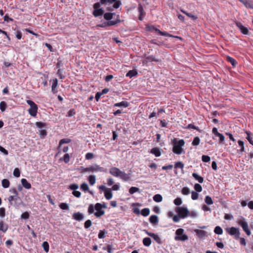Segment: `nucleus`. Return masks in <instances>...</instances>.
<instances>
[{
    "instance_id": "1",
    "label": "nucleus",
    "mask_w": 253,
    "mask_h": 253,
    "mask_svg": "<svg viewBox=\"0 0 253 253\" xmlns=\"http://www.w3.org/2000/svg\"><path fill=\"white\" fill-rule=\"evenodd\" d=\"M172 151L176 154L180 155L184 152L182 148L184 145L185 141L183 139L178 140L177 138H174L172 140Z\"/></svg>"
},
{
    "instance_id": "12",
    "label": "nucleus",
    "mask_w": 253,
    "mask_h": 253,
    "mask_svg": "<svg viewBox=\"0 0 253 253\" xmlns=\"http://www.w3.org/2000/svg\"><path fill=\"white\" fill-rule=\"evenodd\" d=\"M72 217L74 219L78 221H82L84 218L83 214L80 212L74 213Z\"/></svg>"
},
{
    "instance_id": "43",
    "label": "nucleus",
    "mask_w": 253,
    "mask_h": 253,
    "mask_svg": "<svg viewBox=\"0 0 253 253\" xmlns=\"http://www.w3.org/2000/svg\"><path fill=\"white\" fill-rule=\"evenodd\" d=\"M95 176L93 175H90L88 177V181L90 185H93L95 183Z\"/></svg>"
},
{
    "instance_id": "11",
    "label": "nucleus",
    "mask_w": 253,
    "mask_h": 253,
    "mask_svg": "<svg viewBox=\"0 0 253 253\" xmlns=\"http://www.w3.org/2000/svg\"><path fill=\"white\" fill-rule=\"evenodd\" d=\"M138 10L139 12V16L138 19L139 20L142 21L146 14L143 6L141 3H139L138 5Z\"/></svg>"
},
{
    "instance_id": "53",
    "label": "nucleus",
    "mask_w": 253,
    "mask_h": 253,
    "mask_svg": "<svg viewBox=\"0 0 253 253\" xmlns=\"http://www.w3.org/2000/svg\"><path fill=\"white\" fill-rule=\"evenodd\" d=\"M92 225L91 221L90 219H88L84 223V226L85 229L89 228Z\"/></svg>"
},
{
    "instance_id": "56",
    "label": "nucleus",
    "mask_w": 253,
    "mask_h": 253,
    "mask_svg": "<svg viewBox=\"0 0 253 253\" xmlns=\"http://www.w3.org/2000/svg\"><path fill=\"white\" fill-rule=\"evenodd\" d=\"M184 167V164L181 162H178L175 163L174 165L175 168H180L182 169Z\"/></svg>"
},
{
    "instance_id": "38",
    "label": "nucleus",
    "mask_w": 253,
    "mask_h": 253,
    "mask_svg": "<svg viewBox=\"0 0 253 253\" xmlns=\"http://www.w3.org/2000/svg\"><path fill=\"white\" fill-rule=\"evenodd\" d=\"M150 213V210L148 208H144L142 209L141 211V214L143 216H147Z\"/></svg>"
},
{
    "instance_id": "17",
    "label": "nucleus",
    "mask_w": 253,
    "mask_h": 253,
    "mask_svg": "<svg viewBox=\"0 0 253 253\" xmlns=\"http://www.w3.org/2000/svg\"><path fill=\"white\" fill-rule=\"evenodd\" d=\"M104 10L102 8L94 9L92 14L94 17H98L101 16L104 14Z\"/></svg>"
},
{
    "instance_id": "57",
    "label": "nucleus",
    "mask_w": 253,
    "mask_h": 253,
    "mask_svg": "<svg viewBox=\"0 0 253 253\" xmlns=\"http://www.w3.org/2000/svg\"><path fill=\"white\" fill-rule=\"evenodd\" d=\"M13 175L16 177H18L20 175V171L18 168H15L13 171Z\"/></svg>"
},
{
    "instance_id": "20",
    "label": "nucleus",
    "mask_w": 253,
    "mask_h": 253,
    "mask_svg": "<svg viewBox=\"0 0 253 253\" xmlns=\"http://www.w3.org/2000/svg\"><path fill=\"white\" fill-rule=\"evenodd\" d=\"M21 184L22 186L26 189H29L31 188V184L25 178L21 179Z\"/></svg>"
},
{
    "instance_id": "4",
    "label": "nucleus",
    "mask_w": 253,
    "mask_h": 253,
    "mask_svg": "<svg viewBox=\"0 0 253 253\" xmlns=\"http://www.w3.org/2000/svg\"><path fill=\"white\" fill-rule=\"evenodd\" d=\"M175 211L181 218L183 219L189 216V211L186 207H177L175 209Z\"/></svg>"
},
{
    "instance_id": "23",
    "label": "nucleus",
    "mask_w": 253,
    "mask_h": 253,
    "mask_svg": "<svg viewBox=\"0 0 253 253\" xmlns=\"http://www.w3.org/2000/svg\"><path fill=\"white\" fill-rule=\"evenodd\" d=\"M196 235L200 238H203L206 236L207 232L204 230L196 229L195 230Z\"/></svg>"
},
{
    "instance_id": "21",
    "label": "nucleus",
    "mask_w": 253,
    "mask_h": 253,
    "mask_svg": "<svg viewBox=\"0 0 253 253\" xmlns=\"http://www.w3.org/2000/svg\"><path fill=\"white\" fill-rule=\"evenodd\" d=\"M8 228V225L7 224H4L2 220H0V230L5 233Z\"/></svg>"
},
{
    "instance_id": "60",
    "label": "nucleus",
    "mask_w": 253,
    "mask_h": 253,
    "mask_svg": "<svg viewBox=\"0 0 253 253\" xmlns=\"http://www.w3.org/2000/svg\"><path fill=\"white\" fill-rule=\"evenodd\" d=\"M81 188L83 191H86L88 190V186L86 183H84L81 185Z\"/></svg>"
},
{
    "instance_id": "36",
    "label": "nucleus",
    "mask_w": 253,
    "mask_h": 253,
    "mask_svg": "<svg viewBox=\"0 0 253 253\" xmlns=\"http://www.w3.org/2000/svg\"><path fill=\"white\" fill-rule=\"evenodd\" d=\"M7 107V105L5 101H2L0 102V109L1 112L5 111Z\"/></svg>"
},
{
    "instance_id": "40",
    "label": "nucleus",
    "mask_w": 253,
    "mask_h": 253,
    "mask_svg": "<svg viewBox=\"0 0 253 253\" xmlns=\"http://www.w3.org/2000/svg\"><path fill=\"white\" fill-rule=\"evenodd\" d=\"M214 232L215 234L218 235H221L223 233L222 229L219 226H217L214 229Z\"/></svg>"
},
{
    "instance_id": "9",
    "label": "nucleus",
    "mask_w": 253,
    "mask_h": 253,
    "mask_svg": "<svg viewBox=\"0 0 253 253\" xmlns=\"http://www.w3.org/2000/svg\"><path fill=\"white\" fill-rule=\"evenodd\" d=\"M121 170L116 167H112L109 170L110 173L116 177H120Z\"/></svg>"
},
{
    "instance_id": "63",
    "label": "nucleus",
    "mask_w": 253,
    "mask_h": 253,
    "mask_svg": "<svg viewBox=\"0 0 253 253\" xmlns=\"http://www.w3.org/2000/svg\"><path fill=\"white\" fill-rule=\"evenodd\" d=\"M5 216V209L4 208H0V217L1 218Z\"/></svg>"
},
{
    "instance_id": "30",
    "label": "nucleus",
    "mask_w": 253,
    "mask_h": 253,
    "mask_svg": "<svg viewBox=\"0 0 253 253\" xmlns=\"http://www.w3.org/2000/svg\"><path fill=\"white\" fill-rule=\"evenodd\" d=\"M137 74H138L136 70H132L129 71L127 73V74L126 75V77H128L130 78H131L132 77L136 76L137 75Z\"/></svg>"
},
{
    "instance_id": "8",
    "label": "nucleus",
    "mask_w": 253,
    "mask_h": 253,
    "mask_svg": "<svg viewBox=\"0 0 253 253\" xmlns=\"http://www.w3.org/2000/svg\"><path fill=\"white\" fill-rule=\"evenodd\" d=\"M235 24L242 34L244 35H249V32L248 29L243 26L241 22H236Z\"/></svg>"
},
{
    "instance_id": "14",
    "label": "nucleus",
    "mask_w": 253,
    "mask_h": 253,
    "mask_svg": "<svg viewBox=\"0 0 253 253\" xmlns=\"http://www.w3.org/2000/svg\"><path fill=\"white\" fill-rule=\"evenodd\" d=\"M246 7H249L253 9V1L249 0H239Z\"/></svg>"
},
{
    "instance_id": "7",
    "label": "nucleus",
    "mask_w": 253,
    "mask_h": 253,
    "mask_svg": "<svg viewBox=\"0 0 253 253\" xmlns=\"http://www.w3.org/2000/svg\"><path fill=\"white\" fill-rule=\"evenodd\" d=\"M147 235L153 238L154 240L159 244H162V242L159 236L153 233L149 232L147 230H143Z\"/></svg>"
},
{
    "instance_id": "34",
    "label": "nucleus",
    "mask_w": 253,
    "mask_h": 253,
    "mask_svg": "<svg viewBox=\"0 0 253 253\" xmlns=\"http://www.w3.org/2000/svg\"><path fill=\"white\" fill-rule=\"evenodd\" d=\"M1 184H2V186L4 188H7L8 187H9V185H10V182L7 179H3L2 181H1Z\"/></svg>"
},
{
    "instance_id": "46",
    "label": "nucleus",
    "mask_w": 253,
    "mask_h": 253,
    "mask_svg": "<svg viewBox=\"0 0 253 253\" xmlns=\"http://www.w3.org/2000/svg\"><path fill=\"white\" fill-rule=\"evenodd\" d=\"M107 233V231L105 230H100L98 234V238L99 239H103L105 237V235Z\"/></svg>"
},
{
    "instance_id": "39",
    "label": "nucleus",
    "mask_w": 253,
    "mask_h": 253,
    "mask_svg": "<svg viewBox=\"0 0 253 253\" xmlns=\"http://www.w3.org/2000/svg\"><path fill=\"white\" fill-rule=\"evenodd\" d=\"M181 11L184 13L185 14H186L188 17L192 18L193 20H195L197 19V17L193 14H192V13H188L185 11H184V10H181Z\"/></svg>"
},
{
    "instance_id": "18",
    "label": "nucleus",
    "mask_w": 253,
    "mask_h": 253,
    "mask_svg": "<svg viewBox=\"0 0 253 253\" xmlns=\"http://www.w3.org/2000/svg\"><path fill=\"white\" fill-rule=\"evenodd\" d=\"M245 132L247 134L246 139L251 144L253 145V134L250 131H246Z\"/></svg>"
},
{
    "instance_id": "54",
    "label": "nucleus",
    "mask_w": 253,
    "mask_h": 253,
    "mask_svg": "<svg viewBox=\"0 0 253 253\" xmlns=\"http://www.w3.org/2000/svg\"><path fill=\"white\" fill-rule=\"evenodd\" d=\"M181 192L183 195H187L190 193V190L188 187H185L182 188Z\"/></svg>"
},
{
    "instance_id": "47",
    "label": "nucleus",
    "mask_w": 253,
    "mask_h": 253,
    "mask_svg": "<svg viewBox=\"0 0 253 253\" xmlns=\"http://www.w3.org/2000/svg\"><path fill=\"white\" fill-rule=\"evenodd\" d=\"M105 213V211L102 210L97 211L96 212L94 213V215L97 217H99L104 215Z\"/></svg>"
},
{
    "instance_id": "58",
    "label": "nucleus",
    "mask_w": 253,
    "mask_h": 253,
    "mask_svg": "<svg viewBox=\"0 0 253 253\" xmlns=\"http://www.w3.org/2000/svg\"><path fill=\"white\" fill-rule=\"evenodd\" d=\"M217 136L219 137V143L223 144L224 143L225 139L224 135L222 134L219 133V134H218Z\"/></svg>"
},
{
    "instance_id": "49",
    "label": "nucleus",
    "mask_w": 253,
    "mask_h": 253,
    "mask_svg": "<svg viewBox=\"0 0 253 253\" xmlns=\"http://www.w3.org/2000/svg\"><path fill=\"white\" fill-rule=\"evenodd\" d=\"M76 114V111L74 109H70L68 112L67 117H71Z\"/></svg>"
},
{
    "instance_id": "16",
    "label": "nucleus",
    "mask_w": 253,
    "mask_h": 253,
    "mask_svg": "<svg viewBox=\"0 0 253 253\" xmlns=\"http://www.w3.org/2000/svg\"><path fill=\"white\" fill-rule=\"evenodd\" d=\"M121 4L122 2L121 1H116L112 6L107 7V9L109 11H113L114 9L118 8Z\"/></svg>"
},
{
    "instance_id": "24",
    "label": "nucleus",
    "mask_w": 253,
    "mask_h": 253,
    "mask_svg": "<svg viewBox=\"0 0 253 253\" xmlns=\"http://www.w3.org/2000/svg\"><path fill=\"white\" fill-rule=\"evenodd\" d=\"M58 84V80L57 79H55L53 80V82L51 86V90L52 92L53 93H56L57 92V90L56 89Z\"/></svg>"
},
{
    "instance_id": "64",
    "label": "nucleus",
    "mask_w": 253,
    "mask_h": 253,
    "mask_svg": "<svg viewBox=\"0 0 253 253\" xmlns=\"http://www.w3.org/2000/svg\"><path fill=\"white\" fill-rule=\"evenodd\" d=\"M36 126L38 128H42L45 126V124L42 122H37L36 123Z\"/></svg>"
},
{
    "instance_id": "61",
    "label": "nucleus",
    "mask_w": 253,
    "mask_h": 253,
    "mask_svg": "<svg viewBox=\"0 0 253 253\" xmlns=\"http://www.w3.org/2000/svg\"><path fill=\"white\" fill-rule=\"evenodd\" d=\"M29 213L28 212L26 211L21 214V218L24 219H27L29 218Z\"/></svg>"
},
{
    "instance_id": "31",
    "label": "nucleus",
    "mask_w": 253,
    "mask_h": 253,
    "mask_svg": "<svg viewBox=\"0 0 253 253\" xmlns=\"http://www.w3.org/2000/svg\"><path fill=\"white\" fill-rule=\"evenodd\" d=\"M227 61L230 62L233 67H235L237 64V61L232 57L227 56L226 57Z\"/></svg>"
},
{
    "instance_id": "62",
    "label": "nucleus",
    "mask_w": 253,
    "mask_h": 253,
    "mask_svg": "<svg viewBox=\"0 0 253 253\" xmlns=\"http://www.w3.org/2000/svg\"><path fill=\"white\" fill-rule=\"evenodd\" d=\"M202 160L203 162L207 163L210 161L211 158L209 156L203 155L202 157Z\"/></svg>"
},
{
    "instance_id": "10",
    "label": "nucleus",
    "mask_w": 253,
    "mask_h": 253,
    "mask_svg": "<svg viewBox=\"0 0 253 253\" xmlns=\"http://www.w3.org/2000/svg\"><path fill=\"white\" fill-rule=\"evenodd\" d=\"M38 107L37 104L30 107L28 110L29 114L32 117H36L37 114Z\"/></svg>"
},
{
    "instance_id": "35",
    "label": "nucleus",
    "mask_w": 253,
    "mask_h": 253,
    "mask_svg": "<svg viewBox=\"0 0 253 253\" xmlns=\"http://www.w3.org/2000/svg\"><path fill=\"white\" fill-rule=\"evenodd\" d=\"M238 143L240 149L239 150L241 153L245 151L244 142L243 141L239 140L238 141Z\"/></svg>"
},
{
    "instance_id": "45",
    "label": "nucleus",
    "mask_w": 253,
    "mask_h": 253,
    "mask_svg": "<svg viewBox=\"0 0 253 253\" xmlns=\"http://www.w3.org/2000/svg\"><path fill=\"white\" fill-rule=\"evenodd\" d=\"M205 203L208 205H212L213 201L211 198L209 196H206L205 199Z\"/></svg>"
},
{
    "instance_id": "26",
    "label": "nucleus",
    "mask_w": 253,
    "mask_h": 253,
    "mask_svg": "<svg viewBox=\"0 0 253 253\" xmlns=\"http://www.w3.org/2000/svg\"><path fill=\"white\" fill-rule=\"evenodd\" d=\"M151 153L154 154L156 157H159L161 154L159 149L157 147L152 148L151 150Z\"/></svg>"
},
{
    "instance_id": "28",
    "label": "nucleus",
    "mask_w": 253,
    "mask_h": 253,
    "mask_svg": "<svg viewBox=\"0 0 253 253\" xmlns=\"http://www.w3.org/2000/svg\"><path fill=\"white\" fill-rule=\"evenodd\" d=\"M104 196L106 199L110 200L112 197V193L110 189H108L105 191Z\"/></svg>"
},
{
    "instance_id": "6",
    "label": "nucleus",
    "mask_w": 253,
    "mask_h": 253,
    "mask_svg": "<svg viewBox=\"0 0 253 253\" xmlns=\"http://www.w3.org/2000/svg\"><path fill=\"white\" fill-rule=\"evenodd\" d=\"M226 231L230 235L234 236L236 239L240 238V233L239 229L234 227H227L225 229Z\"/></svg>"
},
{
    "instance_id": "19",
    "label": "nucleus",
    "mask_w": 253,
    "mask_h": 253,
    "mask_svg": "<svg viewBox=\"0 0 253 253\" xmlns=\"http://www.w3.org/2000/svg\"><path fill=\"white\" fill-rule=\"evenodd\" d=\"M149 221L153 225H156L158 223L159 218L157 215H153L149 218Z\"/></svg>"
},
{
    "instance_id": "33",
    "label": "nucleus",
    "mask_w": 253,
    "mask_h": 253,
    "mask_svg": "<svg viewBox=\"0 0 253 253\" xmlns=\"http://www.w3.org/2000/svg\"><path fill=\"white\" fill-rule=\"evenodd\" d=\"M120 22H121V20H120L119 19H117L115 21H111V20H110L107 22V25H108V27L111 26L115 25Z\"/></svg>"
},
{
    "instance_id": "41",
    "label": "nucleus",
    "mask_w": 253,
    "mask_h": 253,
    "mask_svg": "<svg viewBox=\"0 0 253 253\" xmlns=\"http://www.w3.org/2000/svg\"><path fill=\"white\" fill-rule=\"evenodd\" d=\"M42 247L43 248L44 251L46 253H48L49 251V244L47 242L44 241L42 243Z\"/></svg>"
},
{
    "instance_id": "3",
    "label": "nucleus",
    "mask_w": 253,
    "mask_h": 253,
    "mask_svg": "<svg viewBox=\"0 0 253 253\" xmlns=\"http://www.w3.org/2000/svg\"><path fill=\"white\" fill-rule=\"evenodd\" d=\"M184 230L182 228H178L176 230L174 239L176 241H185L188 240V236L184 233Z\"/></svg>"
},
{
    "instance_id": "25",
    "label": "nucleus",
    "mask_w": 253,
    "mask_h": 253,
    "mask_svg": "<svg viewBox=\"0 0 253 253\" xmlns=\"http://www.w3.org/2000/svg\"><path fill=\"white\" fill-rule=\"evenodd\" d=\"M192 176L199 183H202L204 182V178L199 175L197 173H193Z\"/></svg>"
},
{
    "instance_id": "5",
    "label": "nucleus",
    "mask_w": 253,
    "mask_h": 253,
    "mask_svg": "<svg viewBox=\"0 0 253 253\" xmlns=\"http://www.w3.org/2000/svg\"><path fill=\"white\" fill-rule=\"evenodd\" d=\"M237 223L242 227L243 230L245 232L248 236H250L251 235V232L249 229L248 223L245 218L242 217L241 219L238 220Z\"/></svg>"
},
{
    "instance_id": "13",
    "label": "nucleus",
    "mask_w": 253,
    "mask_h": 253,
    "mask_svg": "<svg viewBox=\"0 0 253 253\" xmlns=\"http://www.w3.org/2000/svg\"><path fill=\"white\" fill-rule=\"evenodd\" d=\"M130 173H126L124 171H121L119 177L123 181H127L130 179Z\"/></svg>"
},
{
    "instance_id": "52",
    "label": "nucleus",
    "mask_w": 253,
    "mask_h": 253,
    "mask_svg": "<svg viewBox=\"0 0 253 253\" xmlns=\"http://www.w3.org/2000/svg\"><path fill=\"white\" fill-rule=\"evenodd\" d=\"M59 207L64 210H69V206L68 205L65 203H62L59 205Z\"/></svg>"
},
{
    "instance_id": "29",
    "label": "nucleus",
    "mask_w": 253,
    "mask_h": 253,
    "mask_svg": "<svg viewBox=\"0 0 253 253\" xmlns=\"http://www.w3.org/2000/svg\"><path fill=\"white\" fill-rule=\"evenodd\" d=\"M144 58L147 59L148 62L155 61L157 62L159 61V59H156L153 55L146 56V55H145Z\"/></svg>"
},
{
    "instance_id": "48",
    "label": "nucleus",
    "mask_w": 253,
    "mask_h": 253,
    "mask_svg": "<svg viewBox=\"0 0 253 253\" xmlns=\"http://www.w3.org/2000/svg\"><path fill=\"white\" fill-rule=\"evenodd\" d=\"M138 191H139V189L138 188H137V187H131L129 189V192L131 194H133L134 193H135L136 192H138Z\"/></svg>"
},
{
    "instance_id": "32",
    "label": "nucleus",
    "mask_w": 253,
    "mask_h": 253,
    "mask_svg": "<svg viewBox=\"0 0 253 253\" xmlns=\"http://www.w3.org/2000/svg\"><path fill=\"white\" fill-rule=\"evenodd\" d=\"M115 14V13L107 12L104 14V18L106 20L109 21L113 18V16Z\"/></svg>"
},
{
    "instance_id": "59",
    "label": "nucleus",
    "mask_w": 253,
    "mask_h": 253,
    "mask_svg": "<svg viewBox=\"0 0 253 253\" xmlns=\"http://www.w3.org/2000/svg\"><path fill=\"white\" fill-rule=\"evenodd\" d=\"M173 203L176 206H180L182 204V200L180 198H177L174 200Z\"/></svg>"
},
{
    "instance_id": "51",
    "label": "nucleus",
    "mask_w": 253,
    "mask_h": 253,
    "mask_svg": "<svg viewBox=\"0 0 253 253\" xmlns=\"http://www.w3.org/2000/svg\"><path fill=\"white\" fill-rule=\"evenodd\" d=\"M194 189L198 192H200L202 191V187L201 185L198 183H196L195 184Z\"/></svg>"
},
{
    "instance_id": "15",
    "label": "nucleus",
    "mask_w": 253,
    "mask_h": 253,
    "mask_svg": "<svg viewBox=\"0 0 253 253\" xmlns=\"http://www.w3.org/2000/svg\"><path fill=\"white\" fill-rule=\"evenodd\" d=\"M20 200V197H19L18 195H11V196H10L8 198V200L9 201V204L11 205V206H13V203L12 202L13 201H15V202H17L18 201V200Z\"/></svg>"
},
{
    "instance_id": "44",
    "label": "nucleus",
    "mask_w": 253,
    "mask_h": 253,
    "mask_svg": "<svg viewBox=\"0 0 253 253\" xmlns=\"http://www.w3.org/2000/svg\"><path fill=\"white\" fill-rule=\"evenodd\" d=\"M200 139L199 138V137L197 136L194 138V139L192 141V144L194 146H198L200 144Z\"/></svg>"
},
{
    "instance_id": "22",
    "label": "nucleus",
    "mask_w": 253,
    "mask_h": 253,
    "mask_svg": "<svg viewBox=\"0 0 253 253\" xmlns=\"http://www.w3.org/2000/svg\"><path fill=\"white\" fill-rule=\"evenodd\" d=\"M129 105V103L127 101H122L119 103H117L114 104V107H127Z\"/></svg>"
},
{
    "instance_id": "50",
    "label": "nucleus",
    "mask_w": 253,
    "mask_h": 253,
    "mask_svg": "<svg viewBox=\"0 0 253 253\" xmlns=\"http://www.w3.org/2000/svg\"><path fill=\"white\" fill-rule=\"evenodd\" d=\"M199 194L197 192L192 191L191 192V198L193 200H197L198 198Z\"/></svg>"
},
{
    "instance_id": "27",
    "label": "nucleus",
    "mask_w": 253,
    "mask_h": 253,
    "mask_svg": "<svg viewBox=\"0 0 253 253\" xmlns=\"http://www.w3.org/2000/svg\"><path fill=\"white\" fill-rule=\"evenodd\" d=\"M143 245L146 247H149L151 244V240L149 237L144 238L142 241Z\"/></svg>"
},
{
    "instance_id": "37",
    "label": "nucleus",
    "mask_w": 253,
    "mask_h": 253,
    "mask_svg": "<svg viewBox=\"0 0 253 253\" xmlns=\"http://www.w3.org/2000/svg\"><path fill=\"white\" fill-rule=\"evenodd\" d=\"M153 200L156 202H161L163 200V197L160 194H156L154 196Z\"/></svg>"
},
{
    "instance_id": "55",
    "label": "nucleus",
    "mask_w": 253,
    "mask_h": 253,
    "mask_svg": "<svg viewBox=\"0 0 253 253\" xmlns=\"http://www.w3.org/2000/svg\"><path fill=\"white\" fill-rule=\"evenodd\" d=\"M71 141V140L70 139H68V138H64V139H62L60 142H59V147H60V146L63 144V143H70Z\"/></svg>"
},
{
    "instance_id": "2",
    "label": "nucleus",
    "mask_w": 253,
    "mask_h": 253,
    "mask_svg": "<svg viewBox=\"0 0 253 253\" xmlns=\"http://www.w3.org/2000/svg\"><path fill=\"white\" fill-rule=\"evenodd\" d=\"M80 169L83 171V172H87V171H91V172H97V171H101L103 172L104 171V169L103 168L100 167L99 166L97 165H94L93 166H91L87 168H84L83 167H81Z\"/></svg>"
},
{
    "instance_id": "42",
    "label": "nucleus",
    "mask_w": 253,
    "mask_h": 253,
    "mask_svg": "<svg viewBox=\"0 0 253 253\" xmlns=\"http://www.w3.org/2000/svg\"><path fill=\"white\" fill-rule=\"evenodd\" d=\"M60 161H63L65 163H68L70 161V156L68 154H65L63 158L60 159Z\"/></svg>"
}]
</instances>
